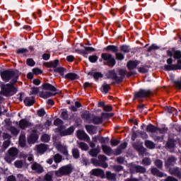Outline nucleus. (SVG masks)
<instances>
[{"mask_svg":"<svg viewBox=\"0 0 181 181\" xmlns=\"http://www.w3.org/2000/svg\"><path fill=\"white\" fill-rule=\"evenodd\" d=\"M31 169L32 170L37 172V173H43V167L42 165L37 163H33L31 165Z\"/></svg>","mask_w":181,"mask_h":181,"instance_id":"5701e85b","label":"nucleus"},{"mask_svg":"<svg viewBox=\"0 0 181 181\" xmlns=\"http://www.w3.org/2000/svg\"><path fill=\"white\" fill-rule=\"evenodd\" d=\"M60 64L59 59H55L49 62H46L45 66L49 67V69H57V66Z\"/></svg>","mask_w":181,"mask_h":181,"instance_id":"b1692460","label":"nucleus"},{"mask_svg":"<svg viewBox=\"0 0 181 181\" xmlns=\"http://www.w3.org/2000/svg\"><path fill=\"white\" fill-rule=\"evenodd\" d=\"M170 172L171 175H173L176 177H179V179H181V170L179 168H173L170 170Z\"/></svg>","mask_w":181,"mask_h":181,"instance_id":"cd10ccee","label":"nucleus"},{"mask_svg":"<svg viewBox=\"0 0 181 181\" xmlns=\"http://www.w3.org/2000/svg\"><path fill=\"white\" fill-rule=\"evenodd\" d=\"M152 164V160L151 158L146 157L142 159L141 165H144V166H149Z\"/></svg>","mask_w":181,"mask_h":181,"instance_id":"a18cd8bd","label":"nucleus"},{"mask_svg":"<svg viewBox=\"0 0 181 181\" xmlns=\"http://www.w3.org/2000/svg\"><path fill=\"white\" fill-rule=\"evenodd\" d=\"M156 130H157L156 127H155L152 124L147 125L146 127V131L147 132H151V134H155V132H156Z\"/></svg>","mask_w":181,"mask_h":181,"instance_id":"58836bf2","label":"nucleus"},{"mask_svg":"<svg viewBox=\"0 0 181 181\" xmlns=\"http://www.w3.org/2000/svg\"><path fill=\"white\" fill-rule=\"evenodd\" d=\"M160 47L159 46L156 45V44H152L147 49V52L148 53H151L152 50H159Z\"/></svg>","mask_w":181,"mask_h":181,"instance_id":"603ef678","label":"nucleus"},{"mask_svg":"<svg viewBox=\"0 0 181 181\" xmlns=\"http://www.w3.org/2000/svg\"><path fill=\"white\" fill-rule=\"evenodd\" d=\"M58 151L66 156V160H69V151L67 150V146H63L62 144L58 146Z\"/></svg>","mask_w":181,"mask_h":181,"instance_id":"412c9836","label":"nucleus"},{"mask_svg":"<svg viewBox=\"0 0 181 181\" xmlns=\"http://www.w3.org/2000/svg\"><path fill=\"white\" fill-rule=\"evenodd\" d=\"M116 60L122 61L125 59V55L121 52H116L115 54Z\"/></svg>","mask_w":181,"mask_h":181,"instance_id":"8fccbe9b","label":"nucleus"},{"mask_svg":"<svg viewBox=\"0 0 181 181\" xmlns=\"http://www.w3.org/2000/svg\"><path fill=\"white\" fill-rule=\"evenodd\" d=\"M77 138L81 141L84 139L85 141H90V136L84 130H78L76 132Z\"/></svg>","mask_w":181,"mask_h":181,"instance_id":"dca6fc26","label":"nucleus"},{"mask_svg":"<svg viewBox=\"0 0 181 181\" xmlns=\"http://www.w3.org/2000/svg\"><path fill=\"white\" fill-rule=\"evenodd\" d=\"M101 58L104 62H107V66L109 67H114L117 64V61H115V58L112 57V54L102 53Z\"/></svg>","mask_w":181,"mask_h":181,"instance_id":"1a4fd4ad","label":"nucleus"},{"mask_svg":"<svg viewBox=\"0 0 181 181\" xmlns=\"http://www.w3.org/2000/svg\"><path fill=\"white\" fill-rule=\"evenodd\" d=\"M23 103H24L25 105H26L27 107H30V106L33 105V104H35V97H33V96L26 97L23 100Z\"/></svg>","mask_w":181,"mask_h":181,"instance_id":"bb28decb","label":"nucleus"},{"mask_svg":"<svg viewBox=\"0 0 181 181\" xmlns=\"http://www.w3.org/2000/svg\"><path fill=\"white\" fill-rule=\"evenodd\" d=\"M98 140L100 142V144H105V142H108V141H110V138L98 136Z\"/></svg>","mask_w":181,"mask_h":181,"instance_id":"6e6d98bb","label":"nucleus"},{"mask_svg":"<svg viewBox=\"0 0 181 181\" xmlns=\"http://www.w3.org/2000/svg\"><path fill=\"white\" fill-rule=\"evenodd\" d=\"M176 157L171 156H170L167 160L165 161V166L166 168H170L171 166H175V163H176Z\"/></svg>","mask_w":181,"mask_h":181,"instance_id":"4be33fe9","label":"nucleus"},{"mask_svg":"<svg viewBox=\"0 0 181 181\" xmlns=\"http://www.w3.org/2000/svg\"><path fill=\"white\" fill-rule=\"evenodd\" d=\"M139 73H141L143 74H146L149 70L145 67V66L142 65L141 66L138 68Z\"/></svg>","mask_w":181,"mask_h":181,"instance_id":"4d7b16f0","label":"nucleus"},{"mask_svg":"<svg viewBox=\"0 0 181 181\" xmlns=\"http://www.w3.org/2000/svg\"><path fill=\"white\" fill-rule=\"evenodd\" d=\"M141 63L139 60H129L127 64V67L128 70H134L138 67V65Z\"/></svg>","mask_w":181,"mask_h":181,"instance_id":"f3484780","label":"nucleus"},{"mask_svg":"<svg viewBox=\"0 0 181 181\" xmlns=\"http://www.w3.org/2000/svg\"><path fill=\"white\" fill-rule=\"evenodd\" d=\"M92 176H96L97 177H101V179H105V173L103 169L95 168L90 171Z\"/></svg>","mask_w":181,"mask_h":181,"instance_id":"4468645a","label":"nucleus"},{"mask_svg":"<svg viewBox=\"0 0 181 181\" xmlns=\"http://www.w3.org/2000/svg\"><path fill=\"white\" fill-rule=\"evenodd\" d=\"M74 127L71 126L66 129H64V132L61 133L62 136H67L69 135H72V134H74Z\"/></svg>","mask_w":181,"mask_h":181,"instance_id":"a878e982","label":"nucleus"},{"mask_svg":"<svg viewBox=\"0 0 181 181\" xmlns=\"http://www.w3.org/2000/svg\"><path fill=\"white\" fill-rule=\"evenodd\" d=\"M78 148H80L81 151H88V145L84 142L79 143Z\"/></svg>","mask_w":181,"mask_h":181,"instance_id":"864d4df0","label":"nucleus"},{"mask_svg":"<svg viewBox=\"0 0 181 181\" xmlns=\"http://www.w3.org/2000/svg\"><path fill=\"white\" fill-rule=\"evenodd\" d=\"M102 150L107 156L112 155V148L107 145H102Z\"/></svg>","mask_w":181,"mask_h":181,"instance_id":"c85d7f7f","label":"nucleus"},{"mask_svg":"<svg viewBox=\"0 0 181 181\" xmlns=\"http://www.w3.org/2000/svg\"><path fill=\"white\" fill-rule=\"evenodd\" d=\"M0 87V95H4V97H12V95H15L18 93V90L13 89L7 83H1Z\"/></svg>","mask_w":181,"mask_h":181,"instance_id":"20e7f679","label":"nucleus"},{"mask_svg":"<svg viewBox=\"0 0 181 181\" xmlns=\"http://www.w3.org/2000/svg\"><path fill=\"white\" fill-rule=\"evenodd\" d=\"M19 127L21 129H25V128H28V127H29V122L25 119H21L19 123Z\"/></svg>","mask_w":181,"mask_h":181,"instance_id":"c03bdc74","label":"nucleus"},{"mask_svg":"<svg viewBox=\"0 0 181 181\" xmlns=\"http://www.w3.org/2000/svg\"><path fill=\"white\" fill-rule=\"evenodd\" d=\"M86 74H88V76H91V77H93L97 81H98V78H103V77H104V75H103L101 72H97L95 70H92L86 73Z\"/></svg>","mask_w":181,"mask_h":181,"instance_id":"6ab92c4d","label":"nucleus"},{"mask_svg":"<svg viewBox=\"0 0 181 181\" xmlns=\"http://www.w3.org/2000/svg\"><path fill=\"white\" fill-rule=\"evenodd\" d=\"M155 165L158 168V169H162L163 168V162L162 160H156L155 161Z\"/></svg>","mask_w":181,"mask_h":181,"instance_id":"69168bd1","label":"nucleus"},{"mask_svg":"<svg viewBox=\"0 0 181 181\" xmlns=\"http://www.w3.org/2000/svg\"><path fill=\"white\" fill-rule=\"evenodd\" d=\"M104 50L106 52H112V53H117L119 51L118 47L115 45H108L107 47L104 48Z\"/></svg>","mask_w":181,"mask_h":181,"instance_id":"2f4dec72","label":"nucleus"},{"mask_svg":"<svg viewBox=\"0 0 181 181\" xmlns=\"http://www.w3.org/2000/svg\"><path fill=\"white\" fill-rule=\"evenodd\" d=\"M10 132H11L12 135H18L19 134V130L16 129V127L11 126L9 128Z\"/></svg>","mask_w":181,"mask_h":181,"instance_id":"052dcab7","label":"nucleus"},{"mask_svg":"<svg viewBox=\"0 0 181 181\" xmlns=\"http://www.w3.org/2000/svg\"><path fill=\"white\" fill-rule=\"evenodd\" d=\"M77 74L72 72H69L64 76V78H66V80H71V81H74V80H77Z\"/></svg>","mask_w":181,"mask_h":181,"instance_id":"c756f323","label":"nucleus"},{"mask_svg":"<svg viewBox=\"0 0 181 181\" xmlns=\"http://www.w3.org/2000/svg\"><path fill=\"white\" fill-rule=\"evenodd\" d=\"M88 60H89L90 63H97V61L98 60V56L90 55L88 57Z\"/></svg>","mask_w":181,"mask_h":181,"instance_id":"3c124183","label":"nucleus"},{"mask_svg":"<svg viewBox=\"0 0 181 181\" xmlns=\"http://www.w3.org/2000/svg\"><path fill=\"white\" fill-rule=\"evenodd\" d=\"M19 153V150L16 148V147L10 148L8 151L6 157L4 158L5 160L8 163H12L16 158H18V155Z\"/></svg>","mask_w":181,"mask_h":181,"instance_id":"423d86ee","label":"nucleus"},{"mask_svg":"<svg viewBox=\"0 0 181 181\" xmlns=\"http://www.w3.org/2000/svg\"><path fill=\"white\" fill-rule=\"evenodd\" d=\"M64 122H63V120H62L61 119H56L54 121V125H55L56 127H59V126H62L63 125Z\"/></svg>","mask_w":181,"mask_h":181,"instance_id":"774afa93","label":"nucleus"},{"mask_svg":"<svg viewBox=\"0 0 181 181\" xmlns=\"http://www.w3.org/2000/svg\"><path fill=\"white\" fill-rule=\"evenodd\" d=\"M14 166L18 169H22L23 168V161L22 160H16L14 162Z\"/></svg>","mask_w":181,"mask_h":181,"instance_id":"5fc2aeb1","label":"nucleus"},{"mask_svg":"<svg viewBox=\"0 0 181 181\" xmlns=\"http://www.w3.org/2000/svg\"><path fill=\"white\" fill-rule=\"evenodd\" d=\"M136 74V71H130L129 72H127L126 69H119V78H121L120 84L124 81V78H125V76H127V78H129V77H132V76H135Z\"/></svg>","mask_w":181,"mask_h":181,"instance_id":"f8f14e48","label":"nucleus"},{"mask_svg":"<svg viewBox=\"0 0 181 181\" xmlns=\"http://www.w3.org/2000/svg\"><path fill=\"white\" fill-rule=\"evenodd\" d=\"M130 172L132 173H140L144 175V173H146V168L132 163L130 164Z\"/></svg>","mask_w":181,"mask_h":181,"instance_id":"9b49d317","label":"nucleus"},{"mask_svg":"<svg viewBox=\"0 0 181 181\" xmlns=\"http://www.w3.org/2000/svg\"><path fill=\"white\" fill-rule=\"evenodd\" d=\"M107 160H108V157L103 154L98 156V158H91V163L94 166H99L104 169H107V168H108Z\"/></svg>","mask_w":181,"mask_h":181,"instance_id":"7ed1b4c3","label":"nucleus"},{"mask_svg":"<svg viewBox=\"0 0 181 181\" xmlns=\"http://www.w3.org/2000/svg\"><path fill=\"white\" fill-rule=\"evenodd\" d=\"M19 76H21V73L19 71L15 74V75L11 78V81L7 85H9L10 87L13 88L14 90H18L16 87H15V84L18 83V80L19 79Z\"/></svg>","mask_w":181,"mask_h":181,"instance_id":"2eb2a0df","label":"nucleus"},{"mask_svg":"<svg viewBox=\"0 0 181 181\" xmlns=\"http://www.w3.org/2000/svg\"><path fill=\"white\" fill-rule=\"evenodd\" d=\"M151 173L153 176H156V177H165L166 175L159 170L157 168H151Z\"/></svg>","mask_w":181,"mask_h":181,"instance_id":"a211bd4d","label":"nucleus"},{"mask_svg":"<svg viewBox=\"0 0 181 181\" xmlns=\"http://www.w3.org/2000/svg\"><path fill=\"white\" fill-rule=\"evenodd\" d=\"M85 117L86 118V121H88L89 122H93L94 125H100V124H103V118H112V117H114V114H102L101 117H98L97 116H95L92 119L90 114L81 115V118H85Z\"/></svg>","mask_w":181,"mask_h":181,"instance_id":"f03ea898","label":"nucleus"},{"mask_svg":"<svg viewBox=\"0 0 181 181\" xmlns=\"http://www.w3.org/2000/svg\"><path fill=\"white\" fill-rule=\"evenodd\" d=\"M106 76L108 79L113 80V81L111 83L112 86H115V84H120L121 78L118 76L115 69L109 70Z\"/></svg>","mask_w":181,"mask_h":181,"instance_id":"6e6552de","label":"nucleus"},{"mask_svg":"<svg viewBox=\"0 0 181 181\" xmlns=\"http://www.w3.org/2000/svg\"><path fill=\"white\" fill-rule=\"evenodd\" d=\"M85 128L88 134H93V132L94 131V128H95V127H94L93 125H86Z\"/></svg>","mask_w":181,"mask_h":181,"instance_id":"0e129e2a","label":"nucleus"},{"mask_svg":"<svg viewBox=\"0 0 181 181\" xmlns=\"http://www.w3.org/2000/svg\"><path fill=\"white\" fill-rule=\"evenodd\" d=\"M18 69H15L14 71H11L9 69L4 70L0 72L1 77L4 81L8 83L10 80H12V77L15 76V74L17 73Z\"/></svg>","mask_w":181,"mask_h":181,"instance_id":"9d476101","label":"nucleus"},{"mask_svg":"<svg viewBox=\"0 0 181 181\" xmlns=\"http://www.w3.org/2000/svg\"><path fill=\"white\" fill-rule=\"evenodd\" d=\"M139 153V155L140 156H145V153L146 152V148L144 147V146H141V148L137 151Z\"/></svg>","mask_w":181,"mask_h":181,"instance_id":"338daca9","label":"nucleus"},{"mask_svg":"<svg viewBox=\"0 0 181 181\" xmlns=\"http://www.w3.org/2000/svg\"><path fill=\"white\" fill-rule=\"evenodd\" d=\"M165 111H167L168 114H179V112H180V110L177 111V109L170 106H167Z\"/></svg>","mask_w":181,"mask_h":181,"instance_id":"e433bc0d","label":"nucleus"},{"mask_svg":"<svg viewBox=\"0 0 181 181\" xmlns=\"http://www.w3.org/2000/svg\"><path fill=\"white\" fill-rule=\"evenodd\" d=\"M42 90H46L47 91H52L53 93L56 91H59L58 89H57L54 86L49 83H45L44 84L42 85Z\"/></svg>","mask_w":181,"mask_h":181,"instance_id":"aec40b11","label":"nucleus"},{"mask_svg":"<svg viewBox=\"0 0 181 181\" xmlns=\"http://www.w3.org/2000/svg\"><path fill=\"white\" fill-rule=\"evenodd\" d=\"M151 94H152L151 89L140 88L138 92L135 93L133 100L135 101V100H139V98H146L150 97Z\"/></svg>","mask_w":181,"mask_h":181,"instance_id":"0eeeda50","label":"nucleus"},{"mask_svg":"<svg viewBox=\"0 0 181 181\" xmlns=\"http://www.w3.org/2000/svg\"><path fill=\"white\" fill-rule=\"evenodd\" d=\"M42 142H45L47 144L50 141V136L47 134H42L41 136Z\"/></svg>","mask_w":181,"mask_h":181,"instance_id":"de8ad7c7","label":"nucleus"},{"mask_svg":"<svg viewBox=\"0 0 181 181\" xmlns=\"http://www.w3.org/2000/svg\"><path fill=\"white\" fill-rule=\"evenodd\" d=\"M73 173V168L71 164H68L66 165H63L59 168L58 170L54 171V175L57 177H62V176H69Z\"/></svg>","mask_w":181,"mask_h":181,"instance_id":"39448f33","label":"nucleus"},{"mask_svg":"<svg viewBox=\"0 0 181 181\" xmlns=\"http://www.w3.org/2000/svg\"><path fill=\"white\" fill-rule=\"evenodd\" d=\"M26 64L28 66H30V67H33V66H35V64H36V62H35V61L33 60V59L32 58H28L26 60Z\"/></svg>","mask_w":181,"mask_h":181,"instance_id":"13d9d810","label":"nucleus"},{"mask_svg":"<svg viewBox=\"0 0 181 181\" xmlns=\"http://www.w3.org/2000/svg\"><path fill=\"white\" fill-rule=\"evenodd\" d=\"M18 142L21 148H25L26 146V136H25V134H21L19 136Z\"/></svg>","mask_w":181,"mask_h":181,"instance_id":"c9c22d12","label":"nucleus"},{"mask_svg":"<svg viewBox=\"0 0 181 181\" xmlns=\"http://www.w3.org/2000/svg\"><path fill=\"white\" fill-rule=\"evenodd\" d=\"M54 95H56V93H54L52 92H49V91L40 93V97H41V98L46 99V98H49L50 97H54Z\"/></svg>","mask_w":181,"mask_h":181,"instance_id":"473e14b6","label":"nucleus"},{"mask_svg":"<svg viewBox=\"0 0 181 181\" xmlns=\"http://www.w3.org/2000/svg\"><path fill=\"white\" fill-rule=\"evenodd\" d=\"M106 179L110 181H117V174L111 173V171L106 172Z\"/></svg>","mask_w":181,"mask_h":181,"instance_id":"7c9ffc66","label":"nucleus"},{"mask_svg":"<svg viewBox=\"0 0 181 181\" xmlns=\"http://www.w3.org/2000/svg\"><path fill=\"white\" fill-rule=\"evenodd\" d=\"M171 50L166 51L169 58L167 59L168 64L164 65L165 71L181 70V50H176L175 47L171 48Z\"/></svg>","mask_w":181,"mask_h":181,"instance_id":"f257e3e1","label":"nucleus"},{"mask_svg":"<svg viewBox=\"0 0 181 181\" xmlns=\"http://www.w3.org/2000/svg\"><path fill=\"white\" fill-rule=\"evenodd\" d=\"M28 52H29L28 48H20L16 50V54H25V53H28Z\"/></svg>","mask_w":181,"mask_h":181,"instance_id":"bf43d9fd","label":"nucleus"},{"mask_svg":"<svg viewBox=\"0 0 181 181\" xmlns=\"http://www.w3.org/2000/svg\"><path fill=\"white\" fill-rule=\"evenodd\" d=\"M62 159H63V156L59 153H57L54 156V161L55 163H60V162H62Z\"/></svg>","mask_w":181,"mask_h":181,"instance_id":"49530a36","label":"nucleus"},{"mask_svg":"<svg viewBox=\"0 0 181 181\" xmlns=\"http://www.w3.org/2000/svg\"><path fill=\"white\" fill-rule=\"evenodd\" d=\"M113 169L115 172H122V170H124V166L120 165H115L113 166Z\"/></svg>","mask_w":181,"mask_h":181,"instance_id":"680f3d73","label":"nucleus"},{"mask_svg":"<svg viewBox=\"0 0 181 181\" xmlns=\"http://www.w3.org/2000/svg\"><path fill=\"white\" fill-rule=\"evenodd\" d=\"M101 152L99 148H92L88 151V153L92 158H97L98 155Z\"/></svg>","mask_w":181,"mask_h":181,"instance_id":"f704fd0d","label":"nucleus"},{"mask_svg":"<svg viewBox=\"0 0 181 181\" xmlns=\"http://www.w3.org/2000/svg\"><path fill=\"white\" fill-rule=\"evenodd\" d=\"M81 47H83L85 49V52L86 53V55L88 54V53H93V52H96L97 49L93 47H86L83 45V44H81Z\"/></svg>","mask_w":181,"mask_h":181,"instance_id":"ea45409f","label":"nucleus"},{"mask_svg":"<svg viewBox=\"0 0 181 181\" xmlns=\"http://www.w3.org/2000/svg\"><path fill=\"white\" fill-rule=\"evenodd\" d=\"M72 156L74 159H78L80 158V150L77 148H74L72 149Z\"/></svg>","mask_w":181,"mask_h":181,"instance_id":"37998d69","label":"nucleus"},{"mask_svg":"<svg viewBox=\"0 0 181 181\" xmlns=\"http://www.w3.org/2000/svg\"><path fill=\"white\" fill-rule=\"evenodd\" d=\"M39 139V134H37V131L36 129L32 130V132L27 138L28 144H36V141Z\"/></svg>","mask_w":181,"mask_h":181,"instance_id":"ddd939ff","label":"nucleus"},{"mask_svg":"<svg viewBox=\"0 0 181 181\" xmlns=\"http://www.w3.org/2000/svg\"><path fill=\"white\" fill-rule=\"evenodd\" d=\"M37 151L38 153H45L47 151V145L45 144H40L37 146Z\"/></svg>","mask_w":181,"mask_h":181,"instance_id":"72a5a7b5","label":"nucleus"},{"mask_svg":"<svg viewBox=\"0 0 181 181\" xmlns=\"http://www.w3.org/2000/svg\"><path fill=\"white\" fill-rule=\"evenodd\" d=\"M111 90V86L110 84L107 83V81H104L102 87L100 88V91L103 94H108V92Z\"/></svg>","mask_w":181,"mask_h":181,"instance_id":"393cba45","label":"nucleus"},{"mask_svg":"<svg viewBox=\"0 0 181 181\" xmlns=\"http://www.w3.org/2000/svg\"><path fill=\"white\" fill-rule=\"evenodd\" d=\"M144 144L145 146H146L148 149H155V143H153V141L151 140H146Z\"/></svg>","mask_w":181,"mask_h":181,"instance_id":"a19ab883","label":"nucleus"},{"mask_svg":"<svg viewBox=\"0 0 181 181\" xmlns=\"http://www.w3.org/2000/svg\"><path fill=\"white\" fill-rule=\"evenodd\" d=\"M120 52H123V53H130L131 46L127 45H120Z\"/></svg>","mask_w":181,"mask_h":181,"instance_id":"4c0bfd02","label":"nucleus"},{"mask_svg":"<svg viewBox=\"0 0 181 181\" xmlns=\"http://www.w3.org/2000/svg\"><path fill=\"white\" fill-rule=\"evenodd\" d=\"M165 146L168 148V149H173V148H175V141L173 139H170L166 143Z\"/></svg>","mask_w":181,"mask_h":181,"instance_id":"09e8293b","label":"nucleus"},{"mask_svg":"<svg viewBox=\"0 0 181 181\" xmlns=\"http://www.w3.org/2000/svg\"><path fill=\"white\" fill-rule=\"evenodd\" d=\"M66 68L64 67H57L54 69L55 73H59L62 77H64V71H66Z\"/></svg>","mask_w":181,"mask_h":181,"instance_id":"79ce46f5","label":"nucleus"},{"mask_svg":"<svg viewBox=\"0 0 181 181\" xmlns=\"http://www.w3.org/2000/svg\"><path fill=\"white\" fill-rule=\"evenodd\" d=\"M33 74L35 76H39V74H43V71L39 68H34L33 69Z\"/></svg>","mask_w":181,"mask_h":181,"instance_id":"e2e57ef3","label":"nucleus"}]
</instances>
